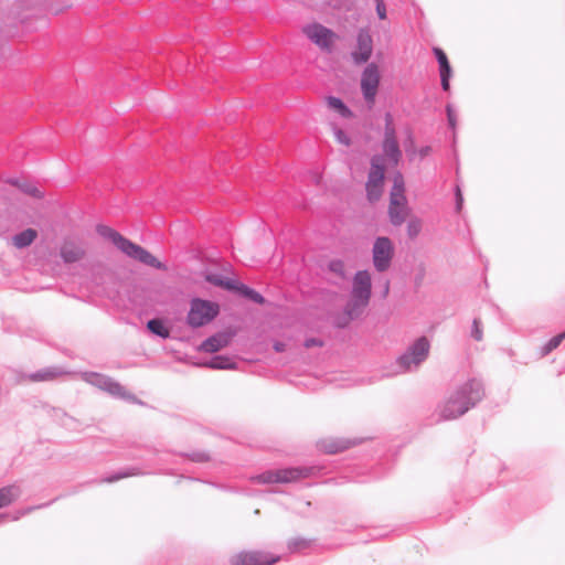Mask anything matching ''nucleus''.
<instances>
[{
	"mask_svg": "<svg viewBox=\"0 0 565 565\" xmlns=\"http://www.w3.org/2000/svg\"><path fill=\"white\" fill-rule=\"evenodd\" d=\"M38 237V232L34 228H26L12 237L13 245L17 248H25L30 246Z\"/></svg>",
	"mask_w": 565,
	"mask_h": 565,
	"instance_id": "obj_22",
	"label": "nucleus"
},
{
	"mask_svg": "<svg viewBox=\"0 0 565 565\" xmlns=\"http://www.w3.org/2000/svg\"><path fill=\"white\" fill-rule=\"evenodd\" d=\"M409 214L407 201L390 200L388 217L394 226H401Z\"/></svg>",
	"mask_w": 565,
	"mask_h": 565,
	"instance_id": "obj_16",
	"label": "nucleus"
},
{
	"mask_svg": "<svg viewBox=\"0 0 565 565\" xmlns=\"http://www.w3.org/2000/svg\"><path fill=\"white\" fill-rule=\"evenodd\" d=\"M84 250L74 244H64L61 247V257L65 263H75L84 257Z\"/></svg>",
	"mask_w": 565,
	"mask_h": 565,
	"instance_id": "obj_21",
	"label": "nucleus"
},
{
	"mask_svg": "<svg viewBox=\"0 0 565 565\" xmlns=\"http://www.w3.org/2000/svg\"><path fill=\"white\" fill-rule=\"evenodd\" d=\"M484 396L483 383L477 379H470L460 385L447 399L441 408V419H456L475 407Z\"/></svg>",
	"mask_w": 565,
	"mask_h": 565,
	"instance_id": "obj_1",
	"label": "nucleus"
},
{
	"mask_svg": "<svg viewBox=\"0 0 565 565\" xmlns=\"http://www.w3.org/2000/svg\"><path fill=\"white\" fill-rule=\"evenodd\" d=\"M205 365L214 370H235L237 367V363L225 355H215Z\"/></svg>",
	"mask_w": 565,
	"mask_h": 565,
	"instance_id": "obj_24",
	"label": "nucleus"
},
{
	"mask_svg": "<svg viewBox=\"0 0 565 565\" xmlns=\"http://www.w3.org/2000/svg\"><path fill=\"white\" fill-rule=\"evenodd\" d=\"M280 556L264 551H243L232 557V565H274Z\"/></svg>",
	"mask_w": 565,
	"mask_h": 565,
	"instance_id": "obj_10",
	"label": "nucleus"
},
{
	"mask_svg": "<svg viewBox=\"0 0 565 565\" xmlns=\"http://www.w3.org/2000/svg\"><path fill=\"white\" fill-rule=\"evenodd\" d=\"M431 151V148L429 146H424L418 150L419 157L423 159L427 157Z\"/></svg>",
	"mask_w": 565,
	"mask_h": 565,
	"instance_id": "obj_47",
	"label": "nucleus"
},
{
	"mask_svg": "<svg viewBox=\"0 0 565 565\" xmlns=\"http://www.w3.org/2000/svg\"><path fill=\"white\" fill-rule=\"evenodd\" d=\"M285 347H286V345H285V343H282V342H275V344H274V350H275L276 352H284V351H285Z\"/></svg>",
	"mask_w": 565,
	"mask_h": 565,
	"instance_id": "obj_49",
	"label": "nucleus"
},
{
	"mask_svg": "<svg viewBox=\"0 0 565 565\" xmlns=\"http://www.w3.org/2000/svg\"><path fill=\"white\" fill-rule=\"evenodd\" d=\"M463 198L459 186L456 189V210L459 212L462 207Z\"/></svg>",
	"mask_w": 565,
	"mask_h": 565,
	"instance_id": "obj_44",
	"label": "nucleus"
},
{
	"mask_svg": "<svg viewBox=\"0 0 565 565\" xmlns=\"http://www.w3.org/2000/svg\"><path fill=\"white\" fill-rule=\"evenodd\" d=\"M433 51L439 65L441 87L445 92H448L450 88L449 81L452 75L448 57L440 47H434Z\"/></svg>",
	"mask_w": 565,
	"mask_h": 565,
	"instance_id": "obj_15",
	"label": "nucleus"
},
{
	"mask_svg": "<svg viewBox=\"0 0 565 565\" xmlns=\"http://www.w3.org/2000/svg\"><path fill=\"white\" fill-rule=\"evenodd\" d=\"M471 337H472L476 341H481V340H482V338H483L481 320H480L479 318H475V319H473V321H472V326H471Z\"/></svg>",
	"mask_w": 565,
	"mask_h": 565,
	"instance_id": "obj_37",
	"label": "nucleus"
},
{
	"mask_svg": "<svg viewBox=\"0 0 565 565\" xmlns=\"http://www.w3.org/2000/svg\"><path fill=\"white\" fill-rule=\"evenodd\" d=\"M374 2H375V7H376V6L385 4V3H384V0H374Z\"/></svg>",
	"mask_w": 565,
	"mask_h": 565,
	"instance_id": "obj_51",
	"label": "nucleus"
},
{
	"mask_svg": "<svg viewBox=\"0 0 565 565\" xmlns=\"http://www.w3.org/2000/svg\"><path fill=\"white\" fill-rule=\"evenodd\" d=\"M147 328L151 333L162 339H167L170 335V332L168 328L164 326L163 321L158 318L149 320L147 322Z\"/></svg>",
	"mask_w": 565,
	"mask_h": 565,
	"instance_id": "obj_29",
	"label": "nucleus"
},
{
	"mask_svg": "<svg viewBox=\"0 0 565 565\" xmlns=\"http://www.w3.org/2000/svg\"><path fill=\"white\" fill-rule=\"evenodd\" d=\"M565 339V331L559 333L552 339H550L542 348V355L550 354L553 350H555L562 341Z\"/></svg>",
	"mask_w": 565,
	"mask_h": 565,
	"instance_id": "obj_32",
	"label": "nucleus"
},
{
	"mask_svg": "<svg viewBox=\"0 0 565 565\" xmlns=\"http://www.w3.org/2000/svg\"><path fill=\"white\" fill-rule=\"evenodd\" d=\"M422 231V221L418 217H412L407 222V235L411 239L416 238Z\"/></svg>",
	"mask_w": 565,
	"mask_h": 565,
	"instance_id": "obj_34",
	"label": "nucleus"
},
{
	"mask_svg": "<svg viewBox=\"0 0 565 565\" xmlns=\"http://www.w3.org/2000/svg\"><path fill=\"white\" fill-rule=\"evenodd\" d=\"M310 546V541L303 537L290 539L287 543L288 551L290 553L301 552Z\"/></svg>",
	"mask_w": 565,
	"mask_h": 565,
	"instance_id": "obj_30",
	"label": "nucleus"
},
{
	"mask_svg": "<svg viewBox=\"0 0 565 565\" xmlns=\"http://www.w3.org/2000/svg\"><path fill=\"white\" fill-rule=\"evenodd\" d=\"M390 291V281L386 280L383 287V296L386 297Z\"/></svg>",
	"mask_w": 565,
	"mask_h": 565,
	"instance_id": "obj_50",
	"label": "nucleus"
},
{
	"mask_svg": "<svg viewBox=\"0 0 565 565\" xmlns=\"http://www.w3.org/2000/svg\"><path fill=\"white\" fill-rule=\"evenodd\" d=\"M233 338V333L221 331L217 332L207 339H205L199 347L200 351L206 353H215L223 348L227 347Z\"/></svg>",
	"mask_w": 565,
	"mask_h": 565,
	"instance_id": "obj_14",
	"label": "nucleus"
},
{
	"mask_svg": "<svg viewBox=\"0 0 565 565\" xmlns=\"http://www.w3.org/2000/svg\"><path fill=\"white\" fill-rule=\"evenodd\" d=\"M96 232L104 238L110 241L121 253L126 256L140 262L149 267L167 270L166 264L157 259L150 252L142 246L135 244L130 239L122 236L119 232L114 228L99 224L96 226Z\"/></svg>",
	"mask_w": 565,
	"mask_h": 565,
	"instance_id": "obj_2",
	"label": "nucleus"
},
{
	"mask_svg": "<svg viewBox=\"0 0 565 565\" xmlns=\"http://www.w3.org/2000/svg\"><path fill=\"white\" fill-rule=\"evenodd\" d=\"M182 456L189 458L191 461L193 462H206L210 460V456L207 452L205 451H192V452H186V454H182Z\"/></svg>",
	"mask_w": 565,
	"mask_h": 565,
	"instance_id": "obj_35",
	"label": "nucleus"
},
{
	"mask_svg": "<svg viewBox=\"0 0 565 565\" xmlns=\"http://www.w3.org/2000/svg\"><path fill=\"white\" fill-rule=\"evenodd\" d=\"M414 138H413V135L412 132L409 131L408 132V136H407V139L405 140L404 142V147H405V151L407 152L408 156H413L415 154V148H414Z\"/></svg>",
	"mask_w": 565,
	"mask_h": 565,
	"instance_id": "obj_38",
	"label": "nucleus"
},
{
	"mask_svg": "<svg viewBox=\"0 0 565 565\" xmlns=\"http://www.w3.org/2000/svg\"><path fill=\"white\" fill-rule=\"evenodd\" d=\"M329 270L339 277H344V263L341 259H333L329 263Z\"/></svg>",
	"mask_w": 565,
	"mask_h": 565,
	"instance_id": "obj_36",
	"label": "nucleus"
},
{
	"mask_svg": "<svg viewBox=\"0 0 565 565\" xmlns=\"http://www.w3.org/2000/svg\"><path fill=\"white\" fill-rule=\"evenodd\" d=\"M335 136H337V139H338L339 142L344 143V145H349L350 143L349 137L341 129L337 130Z\"/></svg>",
	"mask_w": 565,
	"mask_h": 565,
	"instance_id": "obj_43",
	"label": "nucleus"
},
{
	"mask_svg": "<svg viewBox=\"0 0 565 565\" xmlns=\"http://www.w3.org/2000/svg\"><path fill=\"white\" fill-rule=\"evenodd\" d=\"M376 13L381 20L386 19V8L385 4L376 6Z\"/></svg>",
	"mask_w": 565,
	"mask_h": 565,
	"instance_id": "obj_46",
	"label": "nucleus"
},
{
	"mask_svg": "<svg viewBox=\"0 0 565 565\" xmlns=\"http://www.w3.org/2000/svg\"><path fill=\"white\" fill-rule=\"evenodd\" d=\"M404 192H405V185H404L403 175L401 173H397L394 177V182H393V186L391 190L390 200L404 201V202L407 201Z\"/></svg>",
	"mask_w": 565,
	"mask_h": 565,
	"instance_id": "obj_28",
	"label": "nucleus"
},
{
	"mask_svg": "<svg viewBox=\"0 0 565 565\" xmlns=\"http://www.w3.org/2000/svg\"><path fill=\"white\" fill-rule=\"evenodd\" d=\"M385 178V164L384 157L380 154H374L371 158V168L367 175L366 183H380L383 184Z\"/></svg>",
	"mask_w": 565,
	"mask_h": 565,
	"instance_id": "obj_17",
	"label": "nucleus"
},
{
	"mask_svg": "<svg viewBox=\"0 0 565 565\" xmlns=\"http://www.w3.org/2000/svg\"><path fill=\"white\" fill-rule=\"evenodd\" d=\"M71 374L70 371L65 370L62 366L52 365L43 367L39 371L32 372L30 374L24 375V379H26L30 382H53L57 380L58 377H62L64 375Z\"/></svg>",
	"mask_w": 565,
	"mask_h": 565,
	"instance_id": "obj_13",
	"label": "nucleus"
},
{
	"mask_svg": "<svg viewBox=\"0 0 565 565\" xmlns=\"http://www.w3.org/2000/svg\"><path fill=\"white\" fill-rule=\"evenodd\" d=\"M302 32L321 50L328 53L332 52L333 41L337 38V34L331 29H328L320 23H311L303 26Z\"/></svg>",
	"mask_w": 565,
	"mask_h": 565,
	"instance_id": "obj_9",
	"label": "nucleus"
},
{
	"mask_svg": "<svg viewBox=\"0 0 565 565\" xmlns=\"http://www.w3.org/2000/svg\"><path fill=\"white\" fill-rule=\"evenodd\" d=\"M205 280L216 287H221L225 290L231 291V288H234L235 279L225 277L222 274H217V273H207L205 275Z\"/></svg>",
	"mask_w": 565,
	"mask_h": 565,
	"instance_id": "obj_25",
	"label": "nucleus"
},
{
	"mask_svg": "<svg viewBox=\"0 0 565 565\" xmlns=\"http://www.w3.org/2000/svg\"><path fill=\"white\" fill-rule=\"evenodd\" d=\"M81 376L86 383L107 392L114 397L137 402V398L132 394L128 393L120 383L116 382L110 376L97 372H83Z\"/></svg>",
	"mask_w": 565,
	"mask_h": 565,
	"instance_id": "obj_6",
	"label": "nucleus"
},
{
	"mask_svg": "<svg viewBox=\"0 0 565 565\" xmlns=\"http://www.w3.org/2000/svg\"><path fill=\"white\" fill-rule=\"evenodd\" d=\"M49 505H50V503H44V504H40V505H36V507H30V508H26V509L22 510L19 514H17V515L13 518V520H19V518H20L21 515H25L26 513H29V512H31V511H33V510H35V509H41V508H45V507H49Z\"/></svg>",
	"mask_w": 565,
	"mask_h": 565,
	"instance_id": "obj_42",
	"label": "nucleus"
},
{
	"mask_svg": "<svg viewBox=\"0 0 565 565\" xmlns=\"http://www.w3.org/2000/svg\"><path fill=\"white\" fill-rule=\"evenodd\" d=\"M430 344L426 337H420L414 341L408 349L396 359L398 373H406L416 370L429 354Z\"/></svg>",
	"mask_w": 565,
	"mask_h": 565,
	"instance_id": "obj_4",
	"label": "nucleus"
},
{
	"mask_svg": "<svg viewBox=\"0 0 565 565\" xmlns=\"http://www.w3.org/2000/svg\"><path fill=\"white\" fill-rule=\"evenodd\" d=\"M374 2H375V7H376V6L385 4V3H384V0H374Z\"/></svg>",
	"mask_w": 565,
	"mask_h": 565,
	"instance_id": "obj_52",
	"label": "nucleus"
},
{
	"mask_svg": "<svg viewBox=\"0 0 565 565\" xmlns=\"http://www.w3.org/2000/svg\"><path fill=\"white\" fill-rule=\"evenodd\" d=\"M372 292L371 275L367 270H359L353 277L351 299L344 307V322H338L339 327H344L349 321L359 318L364 308L369 305Z\"/></svg>",
	"mask_w": 565,
	"mask_h": 565,
	"instance_id": "obj_3",
	"label": "nucleus"
},
{
	"mask_svg": "<svg viewBox=\"0 0 565 565\" xmlns=\"http://www.w3.org/2000/svg\"><path fill=\"white\" fill-rule=\"evenodd\" d=\"M231 291L257 305H264L266 301L263 295L238 280H234V288H231Z\"/></svg>",
	"mask_w": 565,
	"mask_h": 565,
	"instance_id": "obj_18",
	"label": "nucleus"
},
{
	"mask_svg": "<svg viewBox=\"0 0 565 565\" xmlns=\"http://www.w3.org/2000/svg\"><path fill=\"white\" fill-rule=\"evenodd\" d=\"M356 51L351 53L352 60L355 64L366 63L373 51V40L367 30L361 29L356 36Z\"/></svg>",
	"mask_w": 565,
	"mask_h": 565,
	"instance_id": "obj_12",
	"label": "nucleus"
},
{
	"mask_svg": "<svg viewBox=\"0 0 565 565\" xmlns=\"http://www.w3.org/2000/svg\"><path fill=\"white\" fill-rule=\"evenodd\" d=\"M365 189H366V195H367L369 201L375 202V201L380 200V198L382 195L383 184H380V183H374V184L366 183Z\"/></svg>",
	"mask_w": 565,
	"mask_h": 565,
	"instance_id": "obj_33",
	"label": "nucleus"
},
{
	"mask_svg": "<svg viewBox=\"0 0 565 565\" xmlns=\"http://www.w3.org/2000/svg\"><path fill=\"white\" fill-rule=\"evenodd\" d=\"M10 183L20 188L24 193L30 194L33 198H41L42 192L26 182L21 183L18 179L10 180Z\"/></svg>",
	"mask_w": 565,
	"mask_h": 565,
	"instance_id": "obj_31",
	"label": "nucleus"
},
{
	"mask_svg": "<svg viewBox=\"0 0 565 565\" xmlns=\"http://www.w3.org/2000/svg\"><path fill=\"white\" fill-rule=\"evenodd\" d=\"M7 516H8L7 514H0V524L2 523L3 520L7 519Z\"/></svg>",
	"mask_w": 565,
	"mask_h": 565,
	"instance_id": "obj_53",
	"label": "nucleus"
},
{
	"mask_svg": "<svg viewBox=\"0 0 565 565\" xmlns=\"http://www.w3.org/2000/svg\"><path fill=\"white\" fill-rule=\"evenodd\" d=\"M384 127H394L393 116L390 111L384 115Z\"/></svg>",
	"mask_w": 565,
	"mask_h": 565,
	"instance_id": "obj_45",
	"label": "nucleus"
},
{
	"mask_svg": "<svg viewBox=\"0 0 565 565\" xmlns=\"http://www.w3.org/2000/svg\"><path fill=\"white\" fill-rule=\"evenodd\" d=\"M380 84V74L375 64H369L361 77V89L367 104L373 105Z\"/></svg>",
	"mask_w": 565,
	"mask_h": 565,
	"instance_id": "obj_11",
	"label": "nucleus"
},
{
	"mask_svg": "<svg viewBox=\"0 0 565 565\" xmlns=\"http://www.w3.org/2000/svg\"><path fill=\"white\" fill-rule=\"evenodd\" d=\"M320 448L327 454H338L350 447V443L343 439H330L319 443Z\"/></svg>",
	"mask_w": 565,
	"mask_h": 565,
	"instance_id": "obj_23",
	"label": "nucleus"
},
{
	"mask_svg": "<svg viewBox=\"0 0 565 565\" xmlns=\"http://www.w3.org/2000/svg\"><path fill=\"white\" fill-rule=\"evenodd\" d=\"M21 488L18 484H9L0 488V509L10 505L21 495Z\"/></svg>",
	"mask_w": 565,
	"mask_h": 565,
	"instance_id": "obj_19",
	"label": "nucleus"
},
{
	"mask_svg": "<svg viewBox=\"0 0 565 565\" xmlns=\"http://www.w3.org/2000/svg\"><path fill=\"white\" fill-rule=\"evenodd\" d=\"M327 104L331 109H334L343 118H351L353 116L351 109L339 97L328 96Z\"/></svg>",
	"mask_w": 565,
	"mask_h": 565,
	"instance_id": "obj_26",
	"label": "nucleus"
},
{
	"mask_svg": "<svg viewBox=\"0 0 565 565\" xmlns=\"http://www.w3.org/2000/svg\"><path fill=\"white\" fill-rule=\"evenodd\" d=\"M322 345H323V341L318 338H308L303 342V347L307 349H310L312 347H322Z\"/></svg>",
	"mask_w": 565,
	"mask_h": 565,
	"instance_id": "obj_40",
	"label": "nucleus"
},
{
	"mask_svg": "<svg viewBox=\"0 0 565 565\" xmlns=\"http://www.w3.org/2000/svg\"><path fill=\"white\" fill-rule=\"evenodd\" d=\"M52 412H53V416H55L57 418L67 416L66 412L62 408L53 407Z\"/></svg>",
	"mask_w": 565,
	"mask_h": 565,
	"instance_id": "obj_48",
	"label": "nucleus"
},
{
	"mask_svg": "<svg viewBox=\"0 0 565 565\" xmlns=\"http://www.w3.org/2000/svg\"><path fill=\"white\" fill-rule=\"evenodd\" d=\"M373 265L379 273L386 271L392 263L394 247L392 241L386 236H380L373 245Z\"/></svg>",
	"mask_w": 565,
	"mask_h": 565,
	"instance_id": "obj_8",
	"label": "nucleus"
},
{
	"mask_svg": "<svg viewBox=\"0 0 565 565\" xmlns=\"http://www.w3.org/2000/svg\"><path fill=\"white\" fill-rule=\"evenodd\" d=\"M446 111H447L448 124H449L450 128L455 129L456 122H457V117H456V114H455L451 105L446 106Z\"/></svg>",
	"mask_w": 565,
	"mask_h": 565,
	"instance_id": "obj_39",
	"label": "nucleus"
},
{
	"mask_svg": "<svg viewBox=\"0 0 565 565\" xmlns=\"http://www.w3.org/2000/svg\"><path fill=\"white\" fill-rule=\"evenodd\" d=\"M220 306L216 302L193 298L186 316V323L192 328L203 327L217 317Z\"/></svg>",
	"mask_w": 565,
	"mask_h": 565,
	"instance_id": "obj_5",
	"label": "nucleus"
},
{
	"mask_svg": "<svg viewBox=\"0 0 565 565\" xmlns=\"http://www.w3.org/2000/svg\"><path fill=\"white\" fill-rule=\"evenodd\" d=\"M396 139V129L394 127H384V137L383 140H395Z\"/></svg>",
	"mask_w": 565,
	"mask_h": 565,
	"instance_id": "obj_41",
	"label": "nucleus"
},
{
	"mask_svg": "<svg viewBox=\"0 0 565 565\" xmlns=\"http://www.w3.org/2000/svg\"><path fill=\"white\" fill-rule=\"evenodd\" d=\"M308 475L309 469L307 468H285L262 472L252 477L250 480L260 484L288 483L305 478Z\"/></svg>",
	"mask_w": 565,
	"mask_h": 565,
	"instance_id": "obj_7",
	"label": "nucleus"
},
{
	"mask_svg": "<svg viewBox=\"0 0 565 565\" xmlns=\"http://www.w3.org/2000/svg\"><path fill=\"white\" fill-rule=\"evenodd\" d=\"M140 475H143V472L139 468L130 467V468L121 469L108 477H105L104 479H102V482L113 483V482H116L124 478L140 476Z\"/></svg>",
	"mask_w": 565,
	"mask_h": 565,
	"instance_id": "obj_27",
	"label": "nucleus"
},
{
	"mask_svg": "<svg viewBox=\"0 0 565 565\" xmlns=\"http://www.w3.org/2000/svg\"><path fill=\"white\" fill-rule=\"evenodd\" d=\"M382 149L390 162H392L394 166H396L399 162V160L402 158V151L399 149L397 139L383 140Z\"/></svg>",
	"mask_w": 565,
	"mask_h": 565,
	"instance_id": "obj_20",
	"label": "nucleus"
}]
</instances>
